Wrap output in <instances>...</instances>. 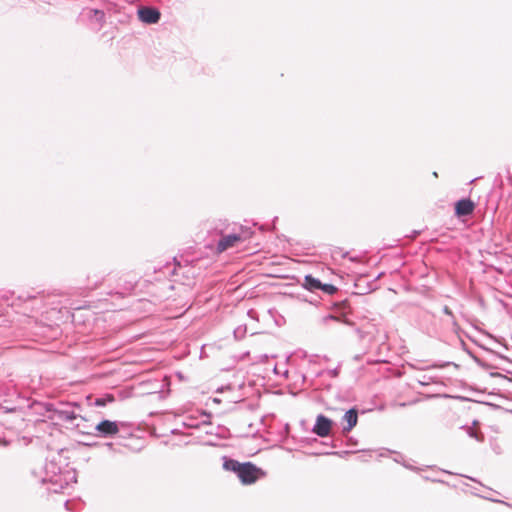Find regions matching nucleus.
<instances>
[{"label":"nucleus","instance_id":"obj_1","mask_svg":"<svg viewBox=\"0 0 512 512\" xmlns=\"http://www.w3.org/2000/svg\"><path fill=\"white\" fill-rule=\"evenodd\" d=\"M223 467L225 470L236 473L244 485L254 484L265 476V472L251 462L240 463L234 459H229L224 462Z\"/></svg>","mask_w":512,"mask_h":512},{"label":"nucleus","instance_id":"obj_6","mask_svg":"<svg viewBox=\"0 0 512 512\" xmlns=\"http://www.w3.org/2000/svg\"><path fill=\"white\" fill-rule=\"evenodd\" d=\"M475 204L470 199H462L455 205V213L457 216H467L473 213Z\"/></svg>","mask_w":512,"mask_h":512},{"label":"nucleus","instance_id":"obj_3","mask_svg":"<svg viewBox=\"0 0 512 512\" xmlns=\"http://www.w3.org/2000/svg\"><path fill=\"white\" fill-rule=\"evenodd\" d=\"M332 421L324 415H319L316 419V424L313 432L320 437H327L330 434Z\"/></svg>","mask_w":512,"mask_h":512},{"label":"nucleus","instance_id":"obj_9","mask_svg":"<svg viewBox=\"0 0 512 512\" xmlns=\"http://www.w3.org/2000/svg\"><path fill=\"white\" fill-rule=\"evenodd\" d=\"M320 289L329 295H332L337 291V288L332 284H322Z\"/></svg>","mask_w":512,"mask_h":512},{"label":"nucleus","instance_id":"obj_8","mask_svg":"<svg viewBox=\"0 0 512 512\" xmlns=\"http://www.w3.org/2000/svg\"><path fill=\"white\" fill-rule=\"evenodd\" d=\"M304 286L311 291H315L322 287V283L313 276L307 275L304 278Z\"/></svg>","mask_w":512,"mask_h":512},{"label":"nucleus","instance_id":"obj_5","mask_svg":"<svg viewBox=\"0 0 512 512\" xmlns=\"http://www.w3.org/2000/svg\"><path fill=\"white\" fill-rule=\"evenodd\" d=\"M95 429L99 436H113L119 432L117 423L110 420H103Z\"/></svg>","mask_w":512,"mask_h":512},{"label":"nucleus","instance_id":"obj_4","mask_svg":"<svg viewBox=\"0 0 512 512\" xmlns=\"http://www.w3.org/2000/svg\"><path fill=\"white\" fill-rule=\"evenodd\" d=\"M139 19L147 24H155L160 19V12L155 8L142 7L138 10Z\"/></svg>","mask_w":512,"mask_h":512},{"label":"nucleus","instance_id":"obj_2","mask_svg":"<svg viewBox=\"0 0 512 512\" xmlns=\"http://www.w3.org/2000/svg\"><path fill=\"white\" fill-rule=\"evenodd\" d=\"M244 241L240 234H229L221 237L217 244V252L222 253L230 248L239 246Z\"/></svg>","mask_w":512,"mask_h":512},{"label":"nucleus","instance_id":"obj_7","mask_svg":"<svg viewBox=\"0 0 512 512\" xmlns=\"http://www.w3.org/2000/svg\"><path fill=\"white\" fill-rule=\"evenodd\" d=\"M344 420L347 422V426L343 428L345 432L351 431L358 422V412L356 409L352 408L346 412L344 415Z\"/></svg>","mask_w":512,"mask_h":512}]
</instances>
